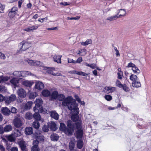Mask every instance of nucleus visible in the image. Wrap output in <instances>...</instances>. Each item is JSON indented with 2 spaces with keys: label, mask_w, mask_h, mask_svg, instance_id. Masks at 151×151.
<instances>
[{
  "label": "nucleus",
  "mask_w": 151,
  "mask_h": 151,
  "mask_svg": "<svg viewBox=\"0 0 151 151\" xmlns=\"http://www.w3.org/2000/svg\"><path fill=\"white\" fill-rule=\"evenodd\" d=\"M58 99L60 101H62V104L64 106H67L68 108L70 110H76L78 112V104L75 101L73 100V97L69 96L65 98L64 95L60 94L58 95Z\"/></svg>",
  "instance_id": "obj_1"
},
{
  "label": "nucleus",
  "mask_w": 151,
  "mask_h": 151,
  "mask_svg": "<svg viewBox=\"0 0 151 151\" xmlns=\"http://www.w3.org/2000/svg\"><path fill=\"white\" fill-rule=\"evenodd\" d=\"M68 128H66L65 125L63 123H60V129L64 132L65 133L68 135H71L74 131V127L71 121H68L67 122Z\"/></svg>",
  "instance_id": "obj_2"
},
{
  "label": "nucleus",
  "mask_w": 151,
  "mask_h": 151,
  "mask_svg": "<svg viewBox=\"0 0 151 151\" xmlns=\"http://www.w3.org/2000/svg\"><path fill=\"white\" fill-rule=\"evenodd\" d=\"M129 79L131 81H132V86L133 87L137 88L141 87V84L139 78L136 75L132 74L130 76Z\"/></svg>",
  "instance_id": "obj_3"
},
{
  "label": "nucleus",
  "mask_w": 151,
  "mask_h": 151,
  "mask_svg": "<svg viewBox=\"0 0 151 151\" xmlns=\"http://www.w3.org/2000/svg\"><path fill=\"white\" fill-rule=\"evenodd\" d=\"M30 44L27 41L24 40L21 42L19 44L20 49L18 51L19 53H22L23 51L26 50L30 47Z\"/></svg>",
  "instance_id": "obj_4"
},
{
  "label": "nucleus",
  "mask_w": 151,
  "mask_h": 151,
  "mask_svg": "<svg viewBox=\"0 0 151 151\" xmlns=\"http://www.w3.org/2000/svg\"><path fill=\"white\" fill-rule=\"evenodd\" d=\"M35 109H38L40 110V112H42L43 111V108L41 106L42 104V101L41 98L37 99L35 102Z\"/></svg>",
  "instance_id": "obj_5"
},
{
  "label": "nucleus",
  "mask_w": 151,
  "mask_h": 151,
  "mask_svg": "<svg viewBox=\"0 0 151 151\" xmlns=\"http://www.w3.org/2000/svg\"><path fill=\"white\" fill-rule=\"evenodd\" d=\"M127 67L128 68H132V70L134 74H138L140 73V71L138 67L134 64L131 62L129 63Z\"/></svg>",
  "instance_id": "obj_6"
},
{
  "label": "nucleus",
  "mask_w": 151,
  "mask_h": 151,
  "mask_svg": "<svg viewBox=\"0 0 151 151\" xmlns=\"http://www.w3.org/2000/svg\"><path fill=\"white\" fill-rule=\"evenodd\" d=\"M10 79V77L6 76H0V83L2 82L6 81ZM6 90L5 87L3 86L0 85V92L1 91H5Z\"/></svg>",
  "instance_id": "obj_7"
},
{
  "label": "nucleus",
  "mask_w": 151,
  "mask_h": 151,
  "mask_svg": "<svg viewBox=\"0 0 151 151\" xmlns=\"http://www.w3.org/2000/svg\"><path fill=\"white\" fill-rule=\"evenodd\" d=\"M18 10L17 7L14 6L12 7L8 13V16L10 18H13L17 14Z\"/></svg>",
  "instance_id": "obj_8"
},
{
  "label": "nucleus",
  "mask_w": 151,
  "mask_h": 151,
  "mask_svg": "<svg viewBox=\"0 0 151 151\" xmlns=\"http://www.w3.org/2000/svg\"><path fill=\"white\" fill-rule=\"evenodd\" d=\"M35 138L36 139V141L35 142H37L38 143L39 142H42L44 140V137L42 135H41L40 133L37 134L36 132L34 134Z\"/></svg>",
  "instance_id": "obj_9"
},
{
  "label": "nucleus",
  "mask_w": 151,
  "mask_h": 151,
  "mask_svg": "<svg viewBox=\"0 0 151 151\" xmlns=\"http://www.w3.org/2000/svg\"><path fill=\"white\" fill-rule=\"evenodd\" d=\"M33 110L35 112V114H34L33 117L36 120V121H39L40 120V116L38 112H40V110H39L38 109H35V108H33Z\"/></svg>",
  "instance_id": "obj_10"
},
{
  "label": "nucleus",
  "mask_w": 151,
  "mask_h": 151,
  "mask_svg": "<svg viewBox=\"0 0 151 151\" xmlns=\"http://www.w3.org/2000/svg\"><path fill=\"white\" fill-rule=\"evenodd\" d=\"M116 91V88L115 87H112L111 86H106L104 90V91L107 93H112Z\"/></svg>",
  "instance_id": "obj_11"
},
{
  "label": "nucleus",
  "mask_w": 151,
  "mask_h": 151,
  "mask_svg": "<svg viewBox=\"0 0 151 151\" xmlns=\"http://www.w3.org/2000/svg\"><path fill=\"white\" fill-rule=\"evenodd\" d=\"M22 83L23 85L26 86L30 87L34 83V82L32 81L23 80L22 81Z\"/></svg>",
  "instance_id": "obj_12"
},
{
  "label": "nucleus",
  "mask_w": 151,
  "mask_h": 151,
  "mask_svg": "<svg viewBox=\"0 0 151 151\" xmlns=\"http://www.w3.org/2000/svg\"><path fill=\"white\" fill-rule=\"evenodd\" d=\"M18 96L21 98H24L26 97L27 93L25 90L22 88H19L17 91Z\"/></svg>",
  "instance_id": "obj_13"
},
{
  "label": "nucleus",
  "mask_w": 151,
  "mask_h": 151,
  "mask_svg": "<svg viewBox=\"0 0 151 151\" xmlns=\"http://www.w3.org/2000/svg\"><path fill=\"white\" fill-rule=\"evenodd\" d=\"M16 99V96L14 94H12L10 96L5 98V102L8 104L10 103L11 101L15 100Z\"/></svg>",
  "instance_id": "obj_14"
},
{
  "label": "nucleus",
  "mask_w": 151,
  "mask_h": 151,
  "mask_svg": "<svg viewBox=\"0 0 151 151\" xmlns=\"http://www.w3.org/2000/svg\"><path fill=\"white\" fill-rule=\"evenodd\" d=\"M35 83V88L37 90H41L44 88V85L42 82L39 81H37Z\"/></svg>",
  "instance_id": "obj_15"
},
{
  "label": "nucleus",
  "mask_w": 151,
  "mask_h": 151,
  "mask_svg": "<svg viewBox=\"0 0 151 151\" xmlns=\"http://www.w3.org/2000/svg\"><path fill=\"white\" fill-rule=\"evenodd\" d=\"M26 61L31 65L37 66L40 64V62L38 61H33L32 60L26 59Z\"/></svg>",
  "instance_id": "obj_16"
},
{
  "label": "nucleus",
  "mask_w": 151,
  "mask_h": 151,
  "mask_svg": "<svg viewBox=\"0 0 151 151\" xmlns=\"http://www.w3.org/2000/svg\"><path fill=\"white\" fill-rule=\"evenodd\" d=\"M73 111H74L75 112V114L76 115H73L71 117V119L74 122H76L78 121L79 120H81L79 119V117L78 116V114L79 113V109L78 108V112L77 113L76 112V110H72ZM72 111V110H71Z\"/></svg>",
  "instance_id": "obj_17"
},
{
  "label": "nucleus",
  "mask_w": 151,
  "mask_h": 151,
  "mask_svg": "<svg viewBox=\"0 0 151 151\" xmlns=\"http://www.w3.org/2000/svg\"><path fill=\"white\" fill-rule=\"evenodd\" d=\"M1 112L3 115L6 116H9L11 113L10 111L6 107L2 108Z\"/></svg>",
  "instance_id": "obj_18"
},
{
  "label": "nucleus",
  "mask_w": 151,
  "mask_h": 151,
  "mask_svg": "<svg viewBox=\"0 0 151 151\" xmlns=\"http://www.w3.org/2000/svg\"><path fill=\"white\" fill-rule=\"evenodd\" d=\"M14 123L15 126L17 127H19L22 124L21 120L18 118L15 119L14 120Z\"/></svg>",
  "instance_id": "obj_19"
},
{
  "label": "nucleus",
  "mask_w": 151,
  "mask_h": 151,
  "mask_svg": "<svg viewBox=\"0 0 151 151\" xmlns=\"http://www.w3.org/2000/svg\"><path fill=\"white\" fill-rule=\"evenodd\" d=\"M19 79L17 78H14L10 80V83L15 88L17 86Z\"/></svg>",
  "instance_id": "obj_20"
},
{
  "label": "nucleus",
  "mask_w": 151,
  "mask_h": 151,
  "mask_svg": "<svg viewBox=\"0 0 151 151\" xmlns=\"http://www.w3.org/2000/svg\"><path fill=\"white\" fill-rule=\"evenodd\" d=\"M55 69L54 68H48L47 72L48 73L52 74L53 76H60L61 75L60 73H54L53 71L55 70Z\"/></svg>",
  "instance_id": "obj_21"
},
{
  "label": "nucleus",
  "mask_w": 151,
  "mask_h": 151,
  "mask_svg": "<svg viewBox=\"0 0 151 151\" xmlns=\"http://www.w3.org/2000/svg\"><path fill=\"white\" fill-rule=\"evenodd\" d=\"M48 126L50 129L52 131H55L57 129L56 124L53 122H50L48 123Z\"/></svg>",
  "instance_id": "obj_22"
},
{
  "label": "nucleus",
  "mask_w": 151,
  "mask_h": 151,
  "mask_svg": "<svg viewBox=\"0 0 151 151\" xmlns=\"http://www.w3.org/2000/svg\"><path fill=\"white\" fill-rule=\"evenodd\" d=\"M50 116L52 118L55 120H58L59 118V115L55 111H52L50 112Z\"/></svg>",
  "instance_id": "obj_23"
},
{
  "label": "nucleus",
  "mask_w": 151,
  "mask_h": 151,
  "mask_svg": "<svg viewBox=\"0 0 151 151\" xmlns=\"http://www.w3.org/2000/svg\"><path fill=\"white\" fill-rule=\"evenodd\" d=\"M33 132L32 128L30 127H26L25 129V133L27 135H29L32 134Z\"/></svg>",
  "instance_id": "obj_24"
},
{
  "label": "nucleus",
  "mask_w": 151,
  "mask_h": 151,
  "mask_svg": "<svg viewBox=\"0 0 151 151\" xmlns=\"http://www.w3.org/2000/svg\"><path fill=\"white\" fill-rule=\"evenodd\" d=\"M83 135V131L81 129H78L76 133V137L77 138L80 139L82 137Z\"/></svg>",
  "instance_id": "obj_25"
},
{
  "label": "nucleus",
  "mask_w": 151,
  "mask_h": 151,
  "mask_svg": "<svg viewBox=\"0 0 151 151\" xmlns=\"http://www.w3.org/2000/svg\"><path fill=\"white\" fill-rule=\"evenodd\" d=\"M119 17H122L124 16L126 14V10L124 9H121L117 11V14H119Z\"/></svg>",
  "instance_id": "obj_26"
},
{
  "label": "nucleus",
  "mask_w": 151,
  "mask_h": 151,
  "mask_svg": "<svg viewBox=\"0 0 151 151\" xmlns=\"http://www.w3.org/2000/svg\"><path fill=\"white\" fill-rule=\"evenodd\" d=\"M62 55H55L53 57L54 61L58 63H61V58Z\"/></svg>",
  "instance_id": "obj_27"
},
{
  "label": "nucleus",
  "mask_w": 151,
  "mask_h": 151,
  "mask_svg": "<svg viewBox=\"0 0 151 151\" xmlns=\"http://www.w3.org/2000/svg\"><path fill=\"white\" fill-rule=\"evenodd\" d=\"M19 144L22 150H25L26 144L25 142L23 141H21L19 142Z\"/></svg>",
  "instance_id": "obj_28"
},
{
  "label": "nucleus",
  "mask_w": 151,
  "mask_h": 151,
  "mask_svg": "<svg viewBox=\"0 0 151 151\" xmlns=\"http://www.w3.org/2000/svg\"><path fill=\"white\" fill-rule=\"evenodd\" d=\"M29 76H35V75L29 71H22V77H26Z\"/></svg>",
  "instance_id": "obj_29"
},
{
  "label": "nucleus",
  "mask_w": 151,
  "mask_h": 151,
  "mask_svg": "<svg viewBox=\"0 0 151 151\" xmlns=\"http://www.w3.org/2000/svg\"><path fill=\"white\" fill-rule=\"evenodd\" d=\"M75 140L74 139H72L70 141L69 144V147L70 150L71 151L73 150L75 147Z\"/></svg>",
  "instance_id": "obj_30"
},
{
  "label": "nucleus",
  "mask_w": 151,
  "mask_h": 151,
  "mask_svg": "<svg viewBox=\"0 0 151 151\" xmlns=\"http://www.w3.org/2000/svg\"><path fill=\"white\" fill-rule=\"evenodd\" d=\"M82 121L81 120H79L78 121L76 122L75 124L76 127L77 129H81L82 127L81 125Z\"/></svg>",
  "instance_id": "obj_31"
},
{
  "label": "nucleus",
  "mask_w": 151,
  "mask_h": 151,
  "mask_svg": "<svg viewBox=\"0 0 151 151\" xmlns=\"http://www.w3.org/2000/svg\"><path fill=\"white\" fill-rule=\"evenodd\" d=\"M21 133L19 130L17 129H15L14 132V134H12L14 137H17L21 135Z\"/></svg>",
  "instance_id": "obj_32"
},
{
  "label": "nucleus",
  "mask_w": 151,
  "mask_h": 151,
  "mask_svg": "<svg viewBox=\"0 0 151 151\" xmlns=\"http://www.w3.org/2000/svg\"><path fill=\"white\" fill-rule=\"evenodd\" d=\"M51 139L53 141H57L59 138V136L57 134H53L51 135Z\"/></svg>",
  "instance_id": "obj_33"
},
{
  "label": "nucleus",
  "mask_w": 151,
  "mask_h": 151,
  "mask_svg": "<svg viewBox=\"0 0 151 151\" xmlns=\"http://www.w3.org/2000/svg\"><path fill=\"white\" fill-rule=\"evenodd\" d=\"M92 40L91 39H87L84 42H81V44L83 46H86L89 44H91L92 43Z\"/></svg>",
  "instance_id": "obj_34"
},
{
  "label": "nucleus",
  "mask_w": 151,
  "mask_h": 151,
  "mask_svg": "<svg viewBox=\"0 0 151 151\" xmlns=\"http://www.w3.org/2000/svg\"><path fill=\"white\" fill-rule=\"evenodd\" d=\"M32 126L34 128L38 129L40 127V124L38 121H35L33 122Z\"/></svg>",
  "instance_id": "obj_35"
},
{
  "label": "nucleus",
  "mask_w": 151,
  "mask_h": 151,
  "mask_svg": "<svg viewBox=\"0 0 151 151\" xmlns=\"http://www.w3.org/2000/svg\"><path fill=\"white\" fill-rule=\"evenodd\" d=\"M118 18H119L118 16L115 15L108 17L106 19V20L111 21L117 19Z\"/></svg>",
  "instance_id": "obj_36"
},
{
  "label": "nucleus",
  "mask_w": 151,
  "mask_h": 151,
  "mask_svg": "<svg viewBox=\"0 0 151 151\" xmlns=\"http://www.w3.org/2000/svg\"><path fill=\"white\" fill-rule=\"evenodd\" d=\"M83 142L82 140L79 139L78 141L77 146L78 149H81L83 147Z\"/></svg>",
  "instance_id": "obj_37"
},
{
  "label": "nucleus",
  "mask_w": 151,
  "mask_h": 151,
  "mask_svg": "<svg viewBox=\"0 0 151 151\" xmlns=\"http://www.w3.org/2000/svg\"><path fill=\"white\" fill-rule=\"evenodd\" d=\"M13 74L16 77L22 76V71H15L13 72Z\"/></svg>",
  "instance_id": "obj_38"
},
{
  "label": "nucleus",
  "mask_w": 151,
  "mask_h": 151,
  "mask_svg": "<svg viewBox=\"0 0 151 151\" xmlns=\"http://www.w3.org/2000/svg\"><path fill=\"white\" fill-rule=\"evenodd\" d=\"M42 94L44 96L46 97L49 96L50 93L48 90H44L42 91Z\"/></svg>",
  "instance_id": "obj_39"
},
{
  "label": "nucleus",
  "mask_w": 151,
  "mask_h": 151,
  "mask_svg": "<svg viewBox=\"0 0 151 151\" xmlns=\"http://www.w3.org/2000/svg\"><path fill=\"white\" fill-rule=\"evenodd\" d=\"M12 127L10 125H6L4 127V131L5 132H9L12 130Z\"/></svg>",
  "instance_id": "obj_40"
},
{
  "label": "nucleus",
  "mask_w": 151,
  "mask_h": 151,
  "mask_svg": "<svg viewBox=\"0 0 151 151\" xmlns=\"http://www.w3.org/2000/svg\"><path fill=\"white\" fill-rule=\"evenodd\" d=\"M33 104V103L31 101L28 102L25 105V109H29L32 107Z\"/></svg>",
  "instance_id": "obj_41"
},
{
  "label": "nucleus",
  "mask_w": 151,
  "mask_h": 151,
  "mask_svg": "<svg viewBox=\"0 0 151 151\" xmlns=\"http://www.w3.org/2000/svg\"><path fill=\"white\" fill-rule=\"evenodd\" d=\"M74 97L79 103L82 105H85V103L83 101H81L79 97L77 95H75Z\"/></svg>",
  "instance_id": "obj_42"
},
{
  "label": "nucleus",
  "mask_w": 151,
  "mask_h": 151,
  "mask_svg": "<svg viewBox=\"0 0 151 151\" xmlns=\"http://www.w3.org/2000/svg\"><path fill=\"white\" fill-rule=\"evenodd\" d=\"M32 114L31 113L29 112H27L25 115V118L29 120L32 119Z\"/></svg>",
  "instance_id": "obj_43"
},
{
  "label": "nucleus",
  "mask_w": 151,
  "mask_h": 151,
  "mask_svg": "<svg viewBox=\"0 0 151 151\" xmlns=\"http://www.w3.org/2000/svg\"><path fill=\"white\" fill-rule=\"evenodd\" d=\"M58 95V92L56 91H55L52 93L51 96L52 99H55L57 98Z\"/></svg>",
  "instance_id": "obj_44"
},
{
  "label": "nucleus",
  "mask_w": 151,
  "mask_h": 151,
  "mask_svg": "<svg viewBox=\"0 0 151 151\" xmlns=\"http://www.w3.org/2000/svg\"><path fill=\"white\" fill-rule=\"evenodd\" d=\"M36 95L37 94L35 92H31L29 94V98L31 99H33L36 97Z\"/></svg>",
  "instance_id": "obj_45"
},
{
  "label": "nucleus",
  "mask_w": 151,
  "mask_h": 151,
  "mask_svg": "<svg viewBox=\"0 0 151 151\" xmlns=\"http://www.w3.org/2000/svg\"><path fill=\"white\" fill-rule=\"evenodd\" d=\"M78 54H80L81 56L85 55L86 54V50L84 49L79 50Z\"/></svg>",
  "instance_id": "obj_46"
},
{
  "label": "nucleus",
  "mask_w": 151,
  "mask_h": 151,
  "mask_svg": "<svg viewBox=\"0 0 151 151\" xmlns=\"http://www.w3.org/2000/svg\"><path fill=\"white\" fill-rule=\"evenodd\" d=\"M40 149L37 145H34L32 148V151H39Z\"/></svg>",
  "instance_id": "obj_47"
},
{
  "label": "nucleus",
  "mask_w": 151,
  "mask_h": 151,
  "mask_svg": "<svg viewBox=\"0 0 151 151\" xmlns=\"http://www.w3.org/2000/svg\"><path fill=\"white\" fill-rule=\"evenodd\" d=\"M126 92H128L129 91V88L127 86L126 84H124L122 85V86L121 87Z\"/></svg>",
  "instance_id": "obj_48"
},
{
  "label": "nucleus",
  "mask_w": 151,
  "mask_h": 151,
  "mask_svg": "<svg viewBox=\"0 0 151 151\" xmlns=\"http://www.w3.org/2000/svg\"><path fill=\"white\" fill-rule=\"evenodd\" d=\"M105 99L108 101H110L112 99V97L111 96L106 95L104 96Z\"/></svg>",
  "instance_id": "obj_49"
},
{
  "label": "nucleus",
  "mask_w": 151,
  "mask_h": 151,
  "mask_svg": "<svg viewBox=\"0 0 151 151\" xmlns=\"http://www.w3.org/2000/svg\"><path fill=\"white\" fill-rule=\"evenodd\" d=\"M89 73H85L83 72L82 71H78L77 73V74L81 75V76H88V74H89Z\"/></svg>",
  "instance_id": "obj_50"
},
{
  "label": "nucleus",
  "mask_w": 151,
  "mask_h": 151,
  "mask_svg": "<svg viewBox=\"0 0 151 151\" xmlns=\"http://www.w3.org/2000/svg\"><path fill=\"white\" fill-rule=\"evenodd\" d=\"M5 8V5L0 4V13H3L4 12V9Z\"/></svg>",
  "instance_id": "obj_51"
},
{
  "label": "nucleus",
  "mask_w": 151,
  "mask_h": 151,
  "mask_svg": "<svg viewBox=\"0 0 151 151\" xmlns=\"http://www.w3.org/2000/svg\"><path fill=\"white\" fill-rule=\"evenodd\" d=\"M47 19L48 18L47 17H46L43 18H39L38 19V21L41 23H42L44 22V21L46 22Z\"/></svg>",
  "instance_id": "obj_52"
},
{
  "label": "nucleus",
  "mask_w": 151,
  "mask_h": 151,
  "mask_svg": "<svg viewBox=\"0 0 151 151\" xmlns=\"http://www.w3.org/2000/svg\"><path fill=\"white\" fill-rule=\"evenodd\" d=\"M39 27V26L37 25H35L32 26H30V27L32 31L33 30H36Z\"/></svg>",
  "instance_id": "obj_53"
},
{
  "label": "nucleus",
  "mask_w": 151,
  "mask_h": 151,
  "mask_svg": "<svg viewBox=\"0 0 151 151\" xmlns=\"http://www.w3.org/2000/svg\"><path fill=\"white\" fill-rule=\"evenodd\" d=\"M49 128L48 126L44 125L42 127L43 131L45 132H47L49 131Z\"/></svg>",
  "instance_id": "obj_54"
},
{
  "label": "nucleus",
  "mask_w": 151,
  "mask_h": 151,
  "mask_svg": "<svg viewBox=\"0 0 151 151\" xmlns=\"http://www.w3.org/2000/svg\"><path fill=\"white\" fill-rule=\"evenodd\" d=\"M116 86L119 88H121L122 86V84H121V82L118 80H117L116 81Z\"/></svg>",
  "instance_id": "obj_55"
},
{
  "label": "nucleus",
  "mask_w": 151,
  "mask_h": 151,
  "mask_svg": "<svg viewBox=\"0 0 151 151\" xmlns=\"http://www.w3.org/2000/svg\"><path fill=\"white\" fill-rule=\"evenodd\" d=\"M0 58L3 60H5L6 58L4 54L1 52H0Z\"/></svg>",
  "instance_id": "obj_56"
},
{
  "label": "nucleus",
  "mask_w": 151,
  "mask_h": 151,
  "mask_svg": "<svg viewBox=\"0 0 151 151\" xmlns=\"http://www.w3.org/2000/svg\"><path fill=\"white\" fill-rule=\"evenodd\" d=\"M11 112L12 113L15 114L17 112V110L16 108L14 107H12L11 109Z\"/></svg>",
  "instance_id": "obj_57"
},
{
  "label": "nucleus",
  "mask_w": 151,
  "mask_h": 151,
  "mask_svg": "<svg viewBox=\"0 0 151 151\" xmlns=\"http://www.w3.org/2000/svg\"><path fill=\"white\" fill-rule=\"evenodd\" d=\"M68 63H72L74 64H76V60H74L73 59L69 58H68Z\"/></svg>",
  "instance_id": "obj_58"
},
{
  "label": "nucleus",
  "mask_w": 151,
  "mask_h": 151,
  "mask_svg": "<svg viewBox=\"0 0 151 151\" xmlns=\"http://www.w3.org/2000/svg\"><path fill=\"white\" fill-rule=\"evenodd\" d=\"M82 59L81 57H79L76 60V63H80L82 61Z\"/></svg>",
  "instance_id": "obj_59"
},
{
  "label": "nucleus",
  "mask_w": 151,
  "mask_h": 151,
  "mask_svg": "<svg viewBox=\"0 0 151 151\" xmlns=\"http://www.w3.org/2000/svg\"><path fill=\"white\" fill-rule=\"evenodd\" d=\"M114 49L116 51V56L118 57L120 56V54L119 51L117 49V48L116 47H114Z\"/></svg>",
  "instance_id": "obj_60"
},
{
  "label": "nucleus",
  "mask_w": 151,
  "mask_h": 151,
  "mask_svg": "<svg viewBox=\"0 0 151 151\" xmlns=\"http://www.w3.org/2000/svg\"><path fill=\"white\" fill-rule=\"evenodd\" d=\"M118 78L120 79H122V72L120 71V72L118 73Z\"/></svg>",
  "instance_id": "obj_61"
},
{
  "label": "nucleus",
  "mask_w": 151,
  "mask_h": 151,
  "mask_svg": "<svg viewBox=\"0 0 151 151\" xmlns=\"http://www.w3.org/2000/svg\"><path fill=\"white\" fill-rule=\"evenodd\" d=\"M5 98L2 94H0V102L4 100L5 101Z\"/></svg>",
  "instance_id": "obj_62"
},
{
  "label": "nucleus",
  "mask_w": 151,
  "mask_h": 151,
  "mask_svg": "<svg viewBox=\"0 0 151 151\" xmlns=\"http://www.w3.org/2000/svg\"><path fill=\"white\" fill-rule=\"evenodd\" d=\"M58 27H52V28H47V29L48 30H58Z\"/></svg>",
  "instance_id": "obj_63"
},
{
  "label": "nucleus",
  "mask_w": 151,
  "mask_h": 151,
  "mask_svg": "<svg viewBox=\"0 0 151 151\" xmlns=\"http://www.w3.org/2000/svg\"><path fill=\"white\" fill-rule=\"evenodd\" d=\"M90 67L92 69H94L96 68V65L94 63L91 64Z\"/></svg>",
  "instance_id": "obj_64"
}]
</instances>
